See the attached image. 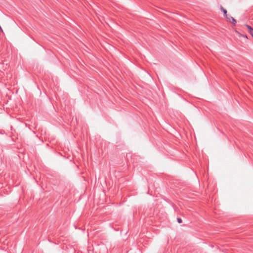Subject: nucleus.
<instances>
[{
	"mask_svg": "<svg viewBox=\"0 0 253 253\" xmlns=\"http://www.w3.org/2000/svg\"><path fill=\"white\" fill-rule=\"evenodd\" d=\"M250 34L252 36V37H253V31Z\"/></svg>",
	"mask_w": 253,
	"mask_h": 253,
	"instance_id": "0eeeda50",
	"label": "nucleus"
},
{
	"mask_svg": "<svg viewBox=\"0 0 253 253\" xmlns=\"http://www.w3.org/2000/svg\"><path fill=\"white\" fill-rule=\"evenodd\" d=\"M226 19L227 21L231 22L234 25H235L236 24V22H237L236 20L233 17H232L231 16H226Z\"/></svg>",
	"mask_w": 253,
	"mask_h": 253,
	"instance_id": "f257e3e1",
	"label": "nucleus"
},
{
	"mask_svg": "<svg viewBox=\"0 0 253 253\" xmlns=\"http://www.w3.org/2000/svg\"><path fill=\"white\" fill-rule=\"evenodd\" d=\"M127 157H132V156L130 155V154H128V155H127L126 156Z\"/></svg>",
	"mask_w": 253,
	"mask_h": 253,
	"instance_id": "423d86ee",
	"label": "nucleus"
},
{
	"mask_svg": "<svg viewBox=\"0 0 253 253\" xmlns=\"http://www.w3.org/2000/svg\"><path fill=\"white\" fill-rule=\"evenodd\" d=\"M220 9L223 12L224 15L226 18V16H228V15L227 14V10L226 9H225L222 6H220Z\"/></svg>",
	"mask_w": 253,
	"mask_h": 253,
	"instance_id": "f03ea898",
	"label": "nucleus"
},
{
	"mask_svg": "<svg viewBox=\"0 0 253 253\" xmlns=\"http://www.w3.org/2000/svg\"><path fill=\"white\" fill-rule=\"evenodd\" d=\"M177 222L179 223H181L182 222V220L181 219V218L178 217L177 218Z\"/></svg>",
	"mask_w": 253,
	"mask_h": 253,
	"instance_id": "39448f33",
	"label": "nucleus"
},
{
	"mask_svg": "<svg viewBox=\"0 0 253 253\" xmlns=\"http://www.w3.org/2000/svg\"><path fill=\"white\" fill-rule=\"evenodd\" d=\"M0 30L1 31H2V28H1V27H0Z\"/></svg>",
	"mask_w": 253,
	"mask_h": 253,
	"instance_id": "6e6552de",
	"label": "nucleus"
},
{
	"mask_svg": "<svg viewBox=\"0 0 253 253\" xmlns=\"http://www.w3.org/2000/svg\"><path fill=\"white\" fill-rule=\"evenodd\" d=\"M246 26L249 29L250 33H251L253 31V28H252L250 26L246 25Z\"/></svg>",
	"mask_w": 253,
	"mask_h": 253,
	"instance_id": "7ed1b4c3",
	"label": "nucleus"
},
{
	"mask_svg": "<svg viewBox=\"0 0 253 253\" xmlns=\"http://www.w3.org/2000/svg\"><path fill=\"white\" fill-rule=\"evenodd\" d=\"M246 26L249 29L250 33H251L253 31V28H252L250 26L246 25Z\"/></svg>",
	"mask_w": 253,
	"mask_h": 253,
	"instance_id": "20e7f679",
	"label": "nucleus"
}]
</instances>
